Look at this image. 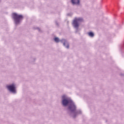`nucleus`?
Masks as SVG:
<instances>
[{
    "label": "nucleus",
    "mask_w": 124,
    "mask_h": 124,
    "mask_svg": "<svg viewBox=\"0 0 124 124\" xmlns=\"http://www.w3.org/2000/svg\"><path fill=\"white\" fill-rule=\"evenodd\" d=\"M62 103L63 106H67L68 104H71L69 108L72 112L76 110V107L75 106V105H74L73 102H72L70 99H68L67 98L64 99L62 101Z\"/></svg>",
    "instance_id": "obj_1"
},
{
    "label": "nucleus",
    "mask_w": 124,
    "mask_h": 124,
    "mask_svg": "<svg viewBox=\"0 0 124 124\" xmlns=\"http://www.w3.org/2000/svg\"><path fill=\"white\" fill-rule=\"evenodd\" d=\"M13 18L14 19L16 24H19L21 20L23 19V16L14 13L13 14Z\"/></svg>",
    "instance_id": "obj_2"
},
{
    "label": "nucleus",
    "mask_w": 124,
    "mask_h": 124,
    "mask_svg": "<svg viewBox=\"0 0 124 124\" xmlns=\"http://www.w3.org/2000/svg\"><path fill=\"white\" fill-rule=\"evenodd\" d=\"M83 22V18H76L73 22V25L75 28L78 29L79 28V23Z\"/></svg>",
    "instance_id": "obj_3"
},
{
    "label": "nucleus",
    "mask_w": 124,
    "mask_h": 124,
    "mask_svg": "<svg viewBox=\"0 0 124 124\" xmlns=\"http://www.w3.org/2000/svg\"><path fill=\"white\" fill-rule=\"evenodd\" d=\"M7 88L9 91L10 92H12V93H16V87H15V85L14 84H12L11 85L7 86Z\"/></svg>",
    "instance_id": "obj_4"
},
{
    "label": "nucleus",
    "mask_w": 124,
    "mask_h": 124,
    "mask_svg": "<svg viewBox=\"0 0 124 124\" xmlns=\"http://www.w3.org/2000/svg\"><path fill=\"white\" fill-rule=\"evenodd\" d=\"M73 4H79L80 0H72Z\"/></svg>",
    "instance_id": "obj_5"
},
{
    "label": "nucleus",
    "mask_w": 124,
    "mask_h": 124,
    "mask_svg": "<svg viewBox=\"0 0 124 124\" xmlns=\"http://www.w3.org/2000/svg\"><path fill=\"white\" fill-rule=\"evenodd\" d=\"M88 35H89V36H91V37H93L94 34H93V32H89L88 33Z\"/></svg>",
    "instance_id": "obj_6"
},
{
    "label": "nucleus",
    "mask_w": 124,
    "mask_h": 124,
    "mask_svg": "<svg viewBox=\"0 0 124 124\" xmlns=\"http://www.w3.org/2000/svg\"><path fill=\"white\" fill-rule=\"evenodd\" d=\"M54 41H55V42H60V39L58 37H55L54 38Z\"/></svg>",
    "instance_id": "obj_7"
},
{
    "label": "nucleus",
    "mask_w": 124,
    "mask_h": 124,
    "mask_svg": "<svg viewBox=\"0 0 124 124\" xmlns=\"http://www.w3.org/2000/svg\"><path fill=\"white\" fill-rule=\"evenodd\" d=\"M62 42H63V45L64 46H65V44H66V40H65V39H62Z\"/></svg>",
    "instance_id": "obj_8"
},
{
    "label": "nucleus",
    "mask_w": 124,
    "mask_h": 124,
    "mask_svg": "<svg viewBox=\"0 0 124 124\" xmlns=\"http://www.w3.org/2000/svg\"><path fill=\"white\" fill-rule=\"evenodd\" d=\"M66 47V48H69V45L67 44Z\"/></svg>",
    "instance_id": "obj_9"
}]
</instances>
